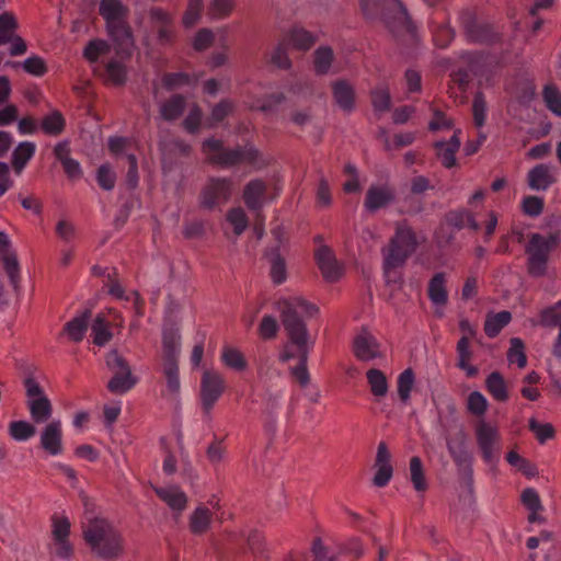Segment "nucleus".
Instances as JSON below:
<instances>
[{
	"mask_svg": "<svg viewBox=\"0 0 561 561\" xmlns=\"http://www.w3.org/2000/svg\"><path fill=\"white\" fill-rule=\"evenodd\" d=\"M276 305L289 340L298 346L299 364L290 369L291 375L301 387H306L310 381V375L307 369L308 333L304 319L316 316L318 308L301 297L280 298Z\"/></svg>",
	"mask_w": 561,
	"mask_h": 561,
	"instance_id": "1",
	"label": "nucleus"
},
{
	"mask_svg": "<svg viewBox=\"0 0 561 561\" xmlns=\"http://www.w3.org/2000/svg\"><path fill=\"white\" fill-rule=\"evenodd\" d=\"M82 535L91 552L104 561H115L125 553L122 533L106 518L94 517L82 525Z\"/></svg>",
	"mask_w": 561,
	"mask_h": 561,
	"instance_id": "2",
	"label": "nucleus"
},
{
	"mask_svg": "<svg viewBox=\"0 0 561 561\" xmlns=\"http://www.w3.org/2000/svg\"><path fill=\"white\" fill-rule=\"evenodd\" d=\"M362 10L368 19L382 15L389 31L396 36L415 38V30L407 10L399 0H359Z\"/></svg>",
	"mask_w": 561,
	"mask_h": 561,
	"instance_id": "3",
	"label": "nucleus"
},
{
	"mask_svg": "<svg viewBox=\"0 0 561 561\" xmlns=\"http://www.w3.org/2000/svg\"><path fill=\"white\" fill-rule=\"evenodd\" d=\"M202 150L210 163L221 168H231L242 163L255 164L260 156L252 146L225 149L222 141L215 138L206 139Z\"/></svg>",
	"mask_w": 561,
	"mask_h": 561,
	"instance_id": "4",
	"label": "nucleus"
},
{
	"mask_svg": "<svg viewBox=\"0 0 561 561\" xmlns=\"http://www.w3.org/2000/svg\"><path fill=\"white\" fill-rule=\"evenodd\" d=\"M559 243L557 233H531L525 247L527 272L533 277H543L548 272L551 252Z\"/></svg>",
	"mask_w": 561,
	"mask_h": 561,
	"instance_id": "5",
	"label": "nucleus"
},
{
	"mask_svg": "<svg viewBox=\"0 0 561 561\" xmlns=\"http://www.w3.org/2000/svg\"><path fill=\"white\" fill-rule=\"evenodd\" d=\"M99 11L106 21L108 34L119 48L131 47L134 44L133 34L126 22L128 8L119 0H101Z\"/></svg>",
	"mask_w": 561,
	"mask_h": 561,
	"instance_id": "6",
	"label": "nucleus"
},
{
	"mask_svg": "<svg viewBox=\"0 0 561 561\" xmlns=\"http://www.w3.org/2000/svg\"><path fill=\"white\" fill-rule=\"evenodd\" d=\"M417 241L414 231L407 224L397 225L396 233L391 238L389 247L383 251L389 265H403L408 257L415 251Z\"/></svg>",
	"mask_w": 561,
	"mask_h": 561,
	"instance_id": "7",
	"label": "nucleus"
},
{
	"mask_svg": "<svg viewBox=\"0 0 561 561\" xmlns=\"http://www.w3.org/2000/svg\"><path fill=\"white\" fill-rule=\"evenodd\" d=\"M26 392V405L34 423H45L53 414V405L43 388L34 378L24 381Z\"/></svg>",
	"mask_w": 561,
	"mask_h": 561,
	"instance_id": "8",
	"label": "nucleus"
},
{
	"mask_svg": "<svg viewBox=\"0 0 561 561\" xmlns=\"http://www.w3.org/2000/svg\"><path fill=\"white\" fill-rule=\"evenodd\" d=\"M476 438L484 462L490 466L496 465L501 455L499 430L485 421H480L476 426Z\"/></svg>",
	"mask_w": 561,
	"mask_h": 561,
	"instance_id": "9",
	"label": "nucleus"
},
{
	"mask_svg": "<svg viewBox=\"0 0 561 561\" xmlns=\"http://www.w3.org/2000/svg\"><path fill=\"white\" fill-rule=\"evenodd\" d=\"M226 389L224 376L215 370L206 369L201 379V404L206 414L210 413Z\"/></svg>",
	"mask_w": 561,
	"mask_h": 561,
	"instance_id": "10",
	"label": "nucleus"
},
{
	"mask_svg": "<svg viewBox=\"0 0 561 561\" xmlns=\"http://www.w3.org/2000/svg\"><path fill=\"white\" fill-rule=\"evenodd\" d=\"M232 182L229 179L213 178L201 193V205L206 209L225 204L231 196Z\"/></svg>",
	"mask_w": 561,
	"mask_h": 561,
	"instance_id": "11",
	"label": "nucleus"
},
{
	"mask_svg": "<svg viewBox=\"0 0 561 561\" xmlns=\"http://www.w3.org/2000/svg\"><path fill=\"white\" fill-rule=\"evenodd\" d=\"M459 20L468 41L472 43L489 44L497 37V34L490 24L478 22L474 14L470 11H462L459 14Z\"/></svg>",
	"mask_w": 561,
	"mask_h": 561,
	"instance_id": "12",
	"label": "nucleus"
},
{
	"mask_svg": "<svg viewBox=\"0 0 561 561\" xmlns=\"http://www.w3.org/2000/svg\"><path fill=\"white\" fill-rule=\"evenodd\" d=\"M41 447L50 456L62 454V425L60 420H51L41 431Z\"/></svg>",
	"mask_w": 561,
	"mask_h": 561,
	"instance_id": "13",
	"label": "nucleus"
},
{
	"mask_svg": "<svg viewBox=\"0 0 561 561\" xmlns=\"http://www.w3.org/2000/svg\"><path fill=\"white\" fill-rule=\"evenodd\" d=\"M157 496L175 514L181 515L187 507L188 497L178 485L153 486Z\"/></svg>",
	"mask_w": 561,
	"mask_h": 561,
	"instance_id": "14",
	"label": "nucleus"
},
{
	"mask_svg": "<svg viewBox=\"0 0 561 561\" xmlns=\"http://www.w3.org/2000/svg\"><path fill=\"white\" fill-rule=\"evenodd\" d=\"M353 351L356 358L362 362H369L381 356L378 341L366 330L355 336Z\"/></svg>",
	"mask_w": 561,
	"mask_h": 561,
	"instance_id": "15",
	"label": "nucleus"
},
{
	"mask_svg": "<svg viewBox=\"0 0 561 561\" xmlns=\"http://www.w3.org/2000/svg\"><path fill=\"white\" fill-rule=\"evenodd\" d=\"M556 181V169L550 164H537L527 174L528 186L534 191H547Z\"/></svg>",
	"mask_w": 561,
	"mask_h": 561,
	"instance_id": "16",
	"label": "nucleus"
},
{
	"mask_svg": "<svg viewBox=\"0 0 561 561\" xmlns=\"http://www.w3.org/2000/svg\"><path fill=\"white\" fill-rule=\"evenodd\" d=\"M394 199V192L388 185H371L366 193L364 206L374 213L391 204Z\"/></svg>",
	"mask_w": 561,
	"mask_h": 561,
	"instance_id": "17",
	"label": "nucleus"
},
{
	"mask_svg": "<svg viewBox=\"0 0 561 561\" xmlns=\"http://www.w3.org/2000/svg\"><path fill=\"white\" fill-rule=\"evenodd\" d=\"M150 18L153 26L157 28L159 44H170L174 36L172 18L165 11L158 8L150 10Z\"/></svg>",
	"mask_w": 561,
	"mask_h": 561,
	"instance_id": "18",
	"label": "nucleus"
},
{
	"mask_svg": "<svg viewBox=\"0 0 561 561\" xmlns=\"http://www.w3.org/2000/svg\"><path fill=\"white\" fill-rule=\"evenodd\" d=\"M447 448L455 463L471 477L473 458L466 447L465 434H460L458 442H448Z\"/></svg>",
	"mask_w": 561,
	"mask_h": 561,
	"instance_id": "19",
	"label": "nucleus"
},
{
	"mask_svg": "<svg viewBox=\"0 0 561 561\" xmlns=\"http://www.w3.org/2000/svg\"><path fill=\"white\" fill-rule=\"evenodd\" d=\"M316 260L325 279L334 282L340 277V267L332 251L328 247H321L318 249L316 252Z\"/></svg>",
	"mask_w": 561,
	"mask_h": 561,
	"instance_id": "20",
	"label": "nucleus"
},
{
	"mask_svg": "<svg viewBox=\"0 0 561 561\" xmlns=\"http://www.w3.org/2000/svg\"><path fill=\"white\" fill-rule=\"evenodd\" d=\"M213 520L211 511L204 504L195 507L188 517V528L193 535H203L208 531Z\"/></svg>",
	"mask_w": 561,
	"mask_h": 561,
	"instance_id": "21",
	"label": "nucleus"
},
{
	"mask_svg": "<svg viewBox=\"0 0 561 561\" xmlns=\"http://www.w3.org/2000/svg\"><path fill=\"white\" fill-rule=\"evenodd\" d=\"M460 130H456L448 141H437L435 148L437 156L445 168H453L456 164L455 154L460 147Z\"/></svg>",
	"mask_w": 561,
	"mask_h": 561,
	"instance_id": "22",
	"label": "nucleus"
},
{
	"mask_svg": "<svg viewBox=\"0 0 561 561\" xmlns=\"http://www.w3.org/2000/svg\"><path fill=\"white\" fill-rule=\"evenodd\" d=\"M161 373L165 380V388L162 396L176 398L181 390L179 364L175 362L162 363Z\"/></svg>",
	"mask_w": 561,
	"mask_h": 561,
	"instance_id": "23",
	"label": "nucleus"
},
{
	"mask_svg": "<svg viewBox=\"0 0 561 561\" xmlns=\"http://www.w3.org/2000/svg\"><path fill=\"white\" fill-rule=\"evenodd\" d=\"M445 220L448 226L461 230L468 227L474 231L479 229V224L471 211L465 208L454 209L446 214Z\"/></svg>",
	"mask_w": 561,
	"mask_h": 561,
	"instance_id": "24",
	"label": "nucleus"
},
{
	"mask_svg": "<svg viewBox=\"0 0 561 561\" xmlns=\"http://www.w3.org/2000/svg\"><path fill=\"white\" fill-rule=\"evenodd\" d=\"M333 98L340 108L351 112L354 108L355 92L353 87L344 80L336 81L333 87Z\"/></svg>",
	"mask_w": 561,
	"mask_h": 561,
	"instance_id": "25",
	"label": "nucleus"
},
{
	"mask_svg": "<svg viewBox=\"0 0 561 561\" xmlns=\"http://www.w3.org/2000/svg\"><path fill=\"white\" fill-rule=\"evenodd\" d=\"M266 185L262 180L250 181L243 192V199L245 205L253 210L262 207L263 198L265 195Z\"/></svg>",
	"mask_w": 561,
	"mask_h": 561,
	"instance_id": "26",
	"label": "nucleus"
},
{
	"mask_svg": "<svg viewBox=\"0 0 561 561\" xmlns=\"http://www.w3.org/2000/svg\"><path fill=\"white\" fill-rule=\"evenodd\" d=\"M284 41L295 49L308 50L314 45L316 36L302 27H293Z\"/></svg>",
	"mask_w": 561,
	"mask_h": 561,
	"instance_id": "27",
	"label": "nucleus"
},
{
	"mask_svg": "<svg viewBox=\"0 0 561 561\" xmlns=\"http://www.w3.org/2000/svg\"><path fill=\"white\" fill-rule=\"evenodd\" d=\"M162 363H178L180 354V335L173 330H163L162 334Z\"/></svg>",
	"mask_w": 561,
	"mask_h": 561,
	"instance_id": "28",
	"label": "nucleus"
},
{
	"mask_svg": "<svg viewBox=\"0 0 561 561\" xmlns=\"http://www.w3.org/2000/svg\"><path fill=\"white\" fill-rule=\"evenodd\" d=\"M485 388L494 400L499 402H505L508 400L506 381L499 371H493L486 377Z\"/></svg>",
	"mask_w": 561,
	"mask_h": 561,
	"instance_id": "29",
	"label": "nucleus"
},
{
	"mask_svg": "<svg viewBox=\"0 0 561 561\" xmlns=\"http://www.w3.org/2000/svg\"><path fill=\"white\" fill-rule=\"evenodd\" d=\"M89 320L90 311H84L80 316H77L67 322L65 325V332L68 334L69 339L73 342L82 341L88 330Z\"/></svg>",
	"mask_w": 561,
	"mask_h": 561,
	"instance_id": "30",
	"label": "nucleus"
},
{
	"mask_svg": "<svg viewBox=\"0 0 561 561\" xmlns=\"http://www.w3.org/2000/svg\"><path fill=\"white\" fill-rule=\"evenodd\" d=\"M444 273H436L428 284V297L434 305L444 306L447 304L448 295L445 286Z\"/></svg>",
	"mask_w": 561,
	"mask_h": 561,
	"instance_id": "31",
	"label": "nucleus"
},
{
	"mask_svg": "<svg viewBox=\"0 0 561 561\" xmlns=\"http://www.w3.org/2000/svg\"><path fill=\"white\" fill-rule=\"evenodd\" d=\"M220 359L226 367L236 371H243L248 368V362L242 352L232 346H224Z\"/></svg>",
	"mask_w": 561,
	"mask_h": 561,
	"instance_id": "32",
	"label": "nucleus"
},
{
	"mask_svg": "<svg viewBox=\"0 0 561 561\" xmlns=\"http://www.w3.org/2000/svg\"><path fill=\"white\" fill-rule=\"evenodd\" d=\"M461 59L468 65V70L459 71L456 76V80L459 81L460 87H466L469 82L468 72H471L474 76L480 75L483 56L476 53H465L462 54Z\"/></svg>",
	"mask_w": 561,
	"mask_h": 561,
	"instance_id": "33",
	"label": "nucleus"
},
{
	"mask_svg": "<svg viewBox=\"0 0 561 561\" xmlns=\"http://www.w3.org/2000/svg\"><path fill=\"white\" fill-rule=\"evenodd\" d=\"M512 320L510 311H500L497 313H489L484 322V332L489 337H495L501 330Z\"/></svg>",
	"mask_w": 561,
	"mask_h": 561,
	"instance_id": "34",
	"label": "nucleus"
},
{
	"mask_svg": "<svg viewBox=\"0 0 561 561\" xmlns=\"http://www.w3.org/2000/svg\"><path fill=\"white\" fill-rule=\"evenodd\" d=\"M36 150V146L31 141L21 142L13 151L12 165L16 173H20L26 163L32 159Z\"/></svg>",
	"mask_w": 561,
	"mask_h": 561,
	"instance_id": "35",
	"label": "nucleus"
},
{
	"mask_svg": "<svg viewBox=\"0 0 561 561\" xmlns=\"http://www.w3.org/2000/svg\"><path fill=\"white\" fill-rule=\"evenodd\" d=\"M137 382L138 378L133 374H113L107 383V389L114 394H124L131 390Z\"/></svg>",
	"mask_w": 561,
	"mask_h": 561,
	"instance_id": "36",
	"label": "nucleus"
},
{
	"mask_svg": "<svg viewBox=\"0 0 561 561\" xmlns=\"http://www.w3.org/2000/svg\"><path fill=\"white\" fill-rule=\"evenodd\" d=\"M410 480L416 492H425L428 488L425 479L423 463L420 457L414 456L410 459Z\"/></svg>",
	"mask_w": 561,
	"mask_h": 561,
	"instance_id": "37",
	"label": "nucleus"
},
{
	"mask_svg": "<svg viewBox=\"0 0 561 561\" xmlns=\"http://www.w3.org/2000/svg\"><path fill=\"white\" fill-rule=\"evenodd\" d=\"M8 432L15 442H26L36 434V428L27 421H12L9 423Z\"/></svg>",
	"mask_w": 561,
	"mask_h": 561,
	"instance_id": "38",
	"label": "nucleus"
},
{
	"mask_svg": "<svg viewBox=\"0 0 561 561\" xmlns=\"http://www.w3.org/2000/svg\"><path fill=\"white\" fill-rule=\"evenodd\" d=\"M2 262L10 283L16 290L21 278V268L15 252L9 251L2 255Z\"/></svg>",
	"mask_w": 561,
	"mask_h": 561,
	"instance_id": "39",
	"label": "nucleus"
},
{
	"mask_svg": "<svg viewBox=\"0 0 561 561\" xmlns=\"http://www.w3.org/2000/svg\"><path fill=\"white\" fill-rule=\"evenodd\" d=\"M370 391L375 397H385L388 392V382L385 374L379 369H369L366 373Z\"/></svg>",
	"mask_w": 561,
	"mask_h": 561,
	"instance_id": "40",
	"label": "nucleus"
},
{
	"mask_svg": "<svg viewBox=\"0 0 561 561\" xmlns=\"http://www.w3.org/2000/svg\"><path fill=\"white\" fill-rule=\"evenodd\" d=\"M185 100L181 95H174L161 105L160 113L165 121L180 117L184 111Z\"/></svg>",
	"mask_w": 561,
	"mask_h": 561,
	"instance_id": "41",
	"label": "nucleus"
},
{
	"mask_svg": "<svg viewBox=\"0 0 561 561\" xmlns=\"http://www.w3.org/2000/svg\"><path fill=\"white\" fill-rule=\"evenodd\" d=\"M12 67L22 66L23 70L34 77H43L47 72V66L45 60L37 56L32 55L26 58L22 64L20 62H8Z\"/></svg>",
	"mask_w": 561,
	"mask_h": 561,
	"instance_id": "42",
	"label": "nucleus"
},
{
	"mask_svg": "<svg viewBox=\"0 0 561 561\" xmlns=\"http://www.w3.org/2000/svg\"><path fill=\"white\" fill-rule=\"evenodd\" d=\"M105 81L113 85H123L126 81V68L118 60H111L105 66Z\"/></svg>",
	"mask_w": 561,
	"mask_h": 561,
	"instance_id": "43",
	"label": "nucleus"
},
{
	"mask_svg": "<svg viewBox=\"0 0 561 561\" xmlns=\"http://www.w3.org/2000/svg\"><path fill=\"white\" fill-rule=\"evenodd\" d=\"M91 331L93 343L98 346H104L112 339V333L108 330L107 323L101 314L96 316L94 319Z\"/></svg>",
	"mask_w": 561,
	"mask_h": 561,
	"instance_id": "44",
	"label": "nucleus"
},
{
	"mask_svg": "<svg viewBox=\"0 0 561 561\" xmlns=\"http://www.w3.org/2000/svg\"><path fill=\"white\" fill-rule=\"evenodd\" d=\"M41 127L45 134L57 136L65 128V119L60 112L54 111L43 118Z\"/></svg>",
	"mask_w": 561,
	"mask_h": 561,
	"instance_id": "45",
	"label": "nucleus"
},
{
	"mask_svg": "<svg viewBox=\"0 0 561 561\" xmlns=\"http://www.w3.org/2000/svg\"><path fill=\"white\" fill-rule=\"evenodd\" d=\"M507 351V360L510 364H516L519 368H524L527 364L524 342L519 337H513L510 341Z\"/></svg>",
	"mask_w": 561,
	"mask_h": 561,
	"instance_id": "46",
	"label": "nucleus"
},
{
	"mask_svg": "<svg viewBox=\"0 0 561 561\" xmlns=\"http://www.w3.org/2000/svg\"><path fill=\"white\" fill-rule=\"evenodd\" d=\"M236 0H210L207 14L215 20L229 16L234 8Z\"/></svg>",
	"mask_w": 561,
	"mask_h": 561,
	"instance_id": "47",
	"label": "nucleus"
},
{
	"mask_svg": "<svg viewBox=\"0 0 561 561\" xmlns=\"http://www.w3.org/2000/svg\"><path fill=\"white\" fill-rule=\"evenodd\" d=\"M542 98L546 106L554 115L561 116V92L553 84H548L543 88Z\"/></svg>",
	"mask_w": 561,
	"mask_h": 561,
	"instance_id": "48",
	"label": "nucleus"
},
{
	"mask_svg": "<svg viewBox=\"0 0 561 561\" xmlns=\"http://www.w3.org/2000/svg\"><path fill=\"white\" fill-rule=\"evenodd\" d=\"M333 61V50L330 47H319L314 51V70L319 75H324L329 71Z\"/></svg>",
	"mask_w": 561,
	"mask_h": 561,
	"instance_id": "49",
	"label": "nucleus"
},
{
	"mask_svg": "<svg viewBox=\"0 0 561 561\" xmlns=\"http://www.w3.org/2000/svg\"><path fill=\"white\" fill-rule=\"evenodd\" d=\"M105 363L113 374H133L128 362L116 350L107 353Z\"/></svg>",
	"mask_w": 561,
	"mask_h": 561,
	"instance_id": "50",
	"label": "nucleus"
},
{
	"mask_svg": "<svg viewBox=\"0 0 561 561\" xmlns=\"http://www.w3.org/2000/svg\"><path fill=\"white\" fill-rule=\"evenodd\" d=\"M110 48V44L104 39L90 41L83 50V56L90 62H95L100 56L107 54Z\"/></svg>",
	"mask_w": 561,
	"mask_h": 561,
	"instance_id": "51",
	"label": "nucleus"
},
{
	"mask_svg": "<svg viewBox=\"0 0 561 561\" xmlns=\"http://www.w3.org/2000/svg\"><path fill=\"white\" fill-rule=\"evenodd\" d=\"M540 324L543 327H558L561 330V300L541 311Z\"/></svg>",
	"mask_w": 561,
	"mask_h": 561,
	"instance_id": "52",
	"label": "nucleus"
},
{
	"mask_svg": "<svg viewBox=\"0 0 561 561\" xmlns=\"http://www.w3.org/2000/svg\"><path fill=\"white\" fill-rule=\"evenodd\" d=\"M529 430L535 434L540 444L554 437L556 431L551 423H539L535 419L529 420Z\"/></svg>",
	"mask_w": 561,
	"mask_h": 561,
	"instance_id": "53",
	"label": "nucleus"
},
{
	"mask_svg": "<svg viewBox=\"0 0 561 561\" xmlns=\"http://www.w3.org/2000/svg\"><path fill=\"white\" fill-rule=\"evenodd\" d=\"M16 27V20L12 14L3 13L0 15V45L9 43L15 34Z\"/></svg>",
	"mask_w": 561,
	"mask_h": 561,
	"instance_id": "54",
	"label": "nucleus"
},
{
	"mask_svg": "<svg viewBox=\"0 0 561 561\" xmlns=\"http://www.w3.org/2000/svg\"><path fill=\"white\" fill-rule=\"evenodd\" d=\"M227 221L233 227L237 236H240L248 228V217L245 211L240 208H232L227 214Z\"/></svg>",
	"mask_w": 561,
	"mask_h": 561,
	"instance_id": "55",
	"label": "nucleus"
},
{
	"mask_svg": "<svg viewBox=\"0 0 561 561\" xmlns=\"http://www.w3.org/2000/svg\"><path fill=\"white\" fill-rule=\"evenodd\" d=\"M433 39L437 47L445 48L454 39L455 33L447 24L432 25Z\"/></svg>",
	"mask_w": 561,
	"mask_h": 561,
	"instance_id": "56",
	"label": "nucleus"
},
{
	"mask_svg": "<svg viewBox=\"0 0 561 561\" xmlns=\"http://www.w3.org/2000/svg\"><path fill=\"white\" fill-rule=\"evenodd\" d=\"M414 383V374L412 369L408 368L399 375L398 378V394L403 402L410 399V392Z\"/></svg>",
	"mask_w": 561,
	"mask_h": 561,
	"instance_id": "57",
	"label": "nucleus"
},
{
	"mask_svg": "<svg viewBox=\"0 0 561 561\" xmlns=\"http://www.w3.org/2000/svg\"><path fill=\"white\" fill-rule=\"evenodd\" d=\"M467 409L471 414L481 416L488 410V401L481 392L472 391L468 396Z\"/></svg>",
	"mask_w": 561,
	"mask_h": 561,
	"instance_id": "58",
	"label": "nucleus"
},
{
	"mask_svg": "<svg viewBox=\"0 0 561 561\" xmlns=\"http://www.w3.org/2000/svg\"><path fill=\"white\" fill-rule=\"evenodd\" d=\"M486 110L488 106L483 93H476L472 104V114L477 127H482L484 125L486 119Z\"/></svg>",
	"mask_w": 561,
	"mask_h": 561,
	"instance_id": "59",
	"label": "nucleus"
},
{
	"mask_svg": "<svg viewBox=\"0 0 561 561\" xmlns=\"http://www.w3.org/2000/svg\"><path fill=\"white\" fill-rule=\"evenodd\" d=\"M271 277L276 285L284 283L286 279V264L278 253H273L271 257Z\"/></svg>",
	"mask_w": 561,
	"mask_h": 561,
	"instance_id": "60",
	"label": "nucleus"
},
{
	"mask_svg": "<svg viewBox=\"0 0 561 561\" xmlns=\"http://www.w3.org/2000/svg\"><path fill=\"white\" fill-rule=\"evenodd\" d=\"M286 42L279 43L271 53L270 60L271 62L280 68L288 69L291 66V61L287 54Z\"/></svg>",
	"mask_w": 561,
	"mask_h": 561,
	"instance_id": "61",
	"label": "nucleus"
},
{
	"mask_svg": "<svg viewBox=\"0 0 561 561\" xmlns=\"http://www.w3.org/2000/svg\"><path fill=\"white\" fill-rule=\"evenodd\" d=\"M53 538L54 540L68 539L70 534V522L67 516H53Z\"/></svg>",
	"mask_w": 561,
	"mask_h": 561,
	"instance_id": "62",
	"label": "nucleus"
},
{
	"mask_svg": "<svg viewBox=\"0 0 561 561\" xmlns=\"http://www.w3.org/2000/svg\"><path fill=\"white\" fill-rule=\"evenodd\" d=\"M96 180L103 190L111 191L115 186L116 175L108 164H103L98 170Z\"/></svg>",
	"mask_w": 561,
	"mask_h": 561,
	"instance_id": "63",
	"label": "nucleus"
},
{
	"mask_svg": "<svg viewBox=\"0 0 561 561\" xmlns=\"http://www.w3.org/2000/svg\"><path fill=\"white\" fill-rule=\"evenodd\" d=\"M522 210L529 217H538L543 210V199L538 196H526L522 202Z\"/></svg>",
	"mask_w": 561,
	"mask_h": 561,
	"instance_id": "64",
	"label": "nucleus"
}]
</instances>
